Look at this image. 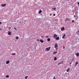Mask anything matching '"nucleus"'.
Masks as SVG:
<instances>
[{"label":"nucleus","mask_w":79,"mask_h":79,"mask_svg":"<svg viewBox=\"0 0 79 79\" xmlns=\"http://www.w3.org/2000/svg\"><path fill=\"white\" fill-rule=\"evenodd\" d=\"M58 44L57 43H56L54 45V48H56V50H58Z\"/></svg>","instance_id":"obj_1"},{"label":"nucleus","mask_w":79,"mask_h":79,"mask_svg":"<svg viewBox=\"0 0 79 79\" xmlns=\"http://www.w3.org/2000/svg\"><path fill=\"white\" fill-rule=\"evenodd\" d=\"M50 48H51V47L47 48L46 49V51H49L50 50Z\"/></svg>","instance_id":"obj_2"},{"label":"nucleus","mask_w":79,"mask_h":79,"mask_svg":"<svg viewBox=\"0 0 79 79\" xmlns=\"http://www.w3.org/2000/svg\"><path fill=\"white\" fill-rule=\"evenodd\" d=\"M57 37V35L56 34H54L53 35V37L55 38V39H56V38Z\"/></svg>","instance_id":"obj_3"},{"label":"nucleus","mask_w":79,"mask_h":79,"mask_svg":"<svg viewBox=\"0 0 79 79\" xmlns=\"http://www.w3.org/2000/svg\"><path fill=\"white\" fill-rule=\"evenodd\" d=\"M6 4H2L1 5V6H2V7H4L5 6H6Z\"/></svg>","instance_id":"obj_4"},{"label":"nucleus","mask_w":79,"mask_h":79,"mask_svg":"<svg viewBox=\"0 0 79 79\" xmlns=\"http://www.w3.org/2000/svg\"><path fill=\"white\" fill-rule=\"evenodd\" d=\"M8 34L9 35H11V32L10 31H9L8 32Z\"/></svg>","instance_id":"obj_5"},{"label":"nucleus","mask_w":79,"mask_h":79,"mask_svg":"<svg viewBox=\"0 0 79 79\" xmlns=\"http://www.w3.org/2000/svg\"><path fill=\"white\" fill-rule=\"evenodd\" d=\"M64 30V27H63L61 28V31H63Z\"/></svg>","instance_id":"obj_6"},{"label":"nucleus","mask_w":79,"mask_h":79,"mask_svg":"<svg viewBox=\"0 0 79 79\" xmlns=\"http://www.w3.org/2000/svg\"><path fill=\"white\" fill-rule=\"evenodd\" d=\"M75 55L77 57H78V56H79V53H75Z\"/></svg>","instance_id":"obj_7"},{"label":"nucleus","mask_w":79,"mask_h":79,"mask_svg":"<svg viewBox=\"0 0 79 79\" xmlns=\"http://www.w3.org/2000/svg\"><path fill=\"white\" fill-rule=\"evenodd\" d=\"M56 39L57 40H60V37H56Z\"/></svg>","instance_id":"obj_8"},{"label":"nucleus","mask_w":79,"mask_h":79,"mask_svg":"<svg viewBox=\"0 0 79 79\" xmlns=\"http://www.w3.org/2000/svg\"><path fill=\"white\" fill-rule=\"evenodd\" d=\"M66 36L65 34H64V35L62 37V39H64L65 38V37H65V36Z\"/></svg>","instance_id":"obj_9"},{"label":"nucleus","mask_w":79,"mask_h":79,"mask_svg":"<svg viewBox=\"0 0 79 79\" xmlns=\"http://www.w3.org/2000/svg\"><path fill=\"white\" fill-rule=\"evenodd\" d=\"M41 13H42V10H40L39 11H38V13L39 14H40Z\"/></svg>","instance_id":"obj_10"},{"label":"nucleus","mask_w":79,"mask_h":79,"mask_svg":"<svg viewBox=\"0 0 79 79\" xmlns=\"http://www.w3.org/2000/svg\"><path fill=\"white\" fill-rule=\"evenodd\" d=\"M40 42H41V43H44V41H43V40H40Z\"/></svg>","instance_id":"obj_11"},{"label":"nucleus","mask_w":79,"mask_h":79,"mask_svg":"<svg viewBox=\"0 0 79 79\" xmlns=\"http://www.w3.org/2000/svg\"><path fill=\"white\" fill-rule=\"evenodd\" d=\"M70 69L69 68L68 69H67V70H66L67 72H69V71Z\"/></svg>","instance_id":"obj_12"},{"label":"nucleus","mask_w":79,"mask_h":79,"mask_svg":"<svg viewBox=\"0 0 79 79\" xmlns=\"http://www.w3.org/2000/svg\"><path fill=\"white\" fill-rule=\"evenodd\" d=\"M48 41V42H50V38H48L47 39Z\"/></svg>","instance_id":"obj_13"},{"label":"nucleus","mask_w":79,"mask_h":79,"mask_svg":"<svg viewBox=\"0 0 79 79\" xmlns=\"http://www.w3.org/2000/svg\"><path fill=\"white\" fill-rule=\"evenodd\" d=\"M10 63V61L9 60H8L6 62V64H8Z\"/></svg>","instance_id":"obj_14"},{"label":"nucleus","mask_w":79,"mask_h":79,"mask_svg":"<svg viewBox=\"0 0 79 79\" xmlns=\"http://www.w3.org/2000/svg\"><path fill=\"white\" fill-rule=\"evenodd\" d=\"M78 64V62H77V61H76L75 63V66H76L77 64Z\"/></svg>","instance_id":"obj_15"},{"label":"nucleus","mask_w":79,"mask_h":79,"mask_svg":"<svg viewBox=\"0 0 79 79\" xmlns=\"http://www.w3.org/2000/svg\"><path fill=\"white\" fill-rule=\"evenodd\" d=\"M77 35H79V30L78 31H77Z\"/></svg>","instance_id":"obj_16"},{"label":"nucleus","mask_w":79,"mask_h":79,"mask_svg":"<svg viewBox=\"0 0 79 79\" xmlns=\"http://www.w3.org/2000/svg\"><path fill=\"white\" fill-rule=\"evenodd\" d=\"M16 39H19V37L18 36H16L15 38Z\"/></svg>","instance_id":"obj_17"},{"label":"nucleus","mask_w":79,"mask_h":79,"mask_svg":"<svg viewBox=\"0 0 79 79\" xmlns=\"http://www.w3.org/2000/svg\"><path fill=\"white\" fill-rule=\"evenodd\" d=\"M56 60H57L56 57H55L54 58V61H55Z\"/></svg>","instance_id":"obj_18"},{"label":"nucleus","mask_w":79,"mask_h":79,"mask_svg":"<svg viewBox=\"0 0 79 79\" xmlns=\"http://www.w3.org/2000/svg\"><path fill=\"white\" fill-rule=\"evenodd\" d=\"M6 77L7 78H8L9 77V75H7L6 76Z\"/></svg>","instance_id":"obj_19"},{"label":"nucleus","mask_w":79,"mask_h":79,"mask_svg":"<svg viewBox=\"0 0 79 79\" xmlns=\"http://www.w3.org/2000/svg\"><path fill=\"white\" fill-rule=\"evenodd\" d=\"M57 53V52H55L53 53V54H55V53Z\"/></svg>","instance_id":"obj_20"},{"label":"nucleus","mask_w":79,"mask_h":79,"mask_svg":"<svg viewBox=\"0 0 79 79\" xmlns=\"http://www.w3.org/2000/svg\"><path fill=\"white\" fill-rule=\"evenodd\" d=\"M28 77V76H26L25 77V79H27Z\"/></svg>","instance_id":"obj_21"},{"label":"nucleus","mask_w":79,"mask_h":79,"mask_svg":"<svg viewBox=\"0 0 79 79\" xmlns=\"http://www.w3.org/2000/svg\"><path fill=\"white\" fill-rule=\"evenodd\" d=\"M66 21H69V19H68V18L66 19Z\"/></svg>","instance_id":"obj_22"},{"label":"nucleus","mask_w":79,"mask_h":79,"mask_svg":"<svg viewBox=\"0 0 79 79\" xmlns=\"http://www.w3.org/2000/svg\"><path fill=\"white\" fill-rule=\"evenodd\" d=\"M12 55H16V53H13L12 54Z\"/></svg>","instance_id":"obj_23"},{"label":"nucleus","mask_w":79,"mask_h":79,"mask_svg":"<svg viewBox=\"0 0 79 79\" xmlns=\"http://www.w3.org/2000/svg\"><path fill=\"white\" fill-rule=\"evenodd\" d=\"M52 9L53 10H56V8H52Z\"/></svg>","instance_id":"obj_24"},{"label":"nucleus","mask_w":79,"mask_h":79,"mask_svg":"<svg viewBox=\"0 0 79 79\" xmlns=\"http://www.w3.org/2000/svg\"><path fill=\"white\" fill-rule=\"evenodd\" d=\"M14 29H15V31H17V29L16 28V27H15Z\"/></svg>","instance_id":"obj_25"},{"label":"nucleus","mask_w":79,"mask_h":79,"mask_svg":"<svg viewBox=\"0 0 79 79\" xmlns=\"http://www.w3.org/2000/svg\"><path fill=\"white\" fill-rule=\"evenodd\" d=\"M53 79H56V78H55V77H53Z\"/></svg>","instance_id":"obj_26"},{"label":"nucleus","mask_w":79,"mask_h":79,"mask_svg":"<svg viewBox=\"0 0 79 79\" xmlns=\"http://www.w3.org/2000/svg\"><path fill=\"white\" fill-rule=\"evenodd\" d=\"M53 16H55V14H54L53 15Z\"/></svg>","instance_id":"obj_27"},{"label":"nucleus","mask_w":79,"mask_h":79,"mask_svg":"<svg viewBox=\"0 0 79 79\" xmlns=\"http://www.w3.org/2000/svg\"><path fill=\"white\" fill-rule=\"evenodd\" d=\"M37 41H39V39H37Z\"/></svg>","instance_id":"obj_28"},{"label":"nucleus","mask_w":79,"mask_h":79,"mask_svg":"<svg viewBox=\"0 0 79 79\" xmlns=\"http://www.w3.org/2000/svg\"><path fill=\"white\" fill-rule=\"evenodd\" d=\"M61 64V63H58V65H59V64Z\"/></svg>","instance_id":"obj_29"},{"label":"nucleus","mask_w":79,"mask_h":79,"mask_svg":"<svg viewBox=\"0 0 79 79\" xmlns=\"http://www.w3.org/2000/svg\"><path fill=\"white\" fill-rule=\"evenodd\" d=\"M72 22V23H74V20H73Z\"/></svg>","instance_id":"obj_30"},{"label":"nucleus","mask_w":79,"mask_h":79,"mask_svg":"<svg viewBox=\"0 0 79 79\" xmlns=\"http://www.w3.org/2000/svg\"><path fill=\"white\" fill-rule=\"evenodd\" d=\"M0 24H2V22H0Z\"/></svg>","instance_id":"obj_31"},{"label":"nucleus","mask_w":79,"mask_h":79,"mask_svg":"<svg viewBox=\"0 0 79 79\" xmlns=\"http://www.w3.org/2000/svg\"><path fill=\"white\" fill-rule=\"evenodd\" d=\"M46 38H47L48 37V36H46Z\"/></svg>","instance_id":"obj_32"},{"label":"nucleus","mask_w":79,"mask_h":79,"mask_svg":"<svg viewBox=\"0 0 79 79\" xmlns=\"http://www.w3.org/2000/svg\"><path fill=\"white\" fill-rule=\"evenodd\" d=\"M41 37H42V38H44V36H41Z\"/></svg>","instance_id":"obj_33"},{"label":"nucleus","mask_w":79,"mask_h":79,"mask_svg":"<svg viewBox=\"0 0 79 79\" xmlns=\"http://www.w3.org/2000/svg\"><path fill=\"white\" fill-rule=\"evenodd\" d=\"M63 49H64V47L63 46Z\"/></svg>","instance_id":"obj_34"},{"label":"nucleus","mask_w":79,"mask_h":79,"mask_svg":"<svg viewBox=\"0 0 79 79\" xmlns=\"http://www.w3.org/2000/svg\"><path fill=\"white\" fill-rule=\"evenodd\" d=\"M49 15H50V16H52V14H50Z\"/></svg>","instance_id":"obj_35"},{"label":"nucleus","mask_w":79,"mask_h":79,"mask_svg":"<svg viewBox=\"0 0 79 79\" xmlns=\"http://www.w3.org/2000/svg\"><path fill=\"white\" fill-rule=\"evenodd\" d=\"M78 5H79V2H77Z\"/></svg>","instance_id":"obj_36"},{"label":"nucleus","mask_w":79,"mask_h":79,"mask_svg":"<svg viewBox=\"0 0 79 79\" xmlns=\"http://www.w3.org/2000/svg\"><path fill=\"white\" fill-rule=\"evenodd\" d=\"M9 29H11V27H9Z\"/></svg>","instance_id":"obj_37"},{"label":"nucleus","mask_w":79,"mask_h":79,"mask_svg":"<svg viewBox=\"0 0 79 79\" xmlns=\"http://www.w3.org/2000/svg\"><path fill=\"white\" fill-rule=\"evenodd\" d=\"M74 17H76V15H74Z\"/></svg>","instance_id":"obj_38"},{"label":"nucleus","mask_w":79,"mask_h":79,"mask_svg":"<svg viewBox=\"0 0 79 79\" xmlns=\"http://www.w3.org/2000/svg\"><path fill=\"white\" fill-rule=\"evenodd\" d=\"M0 30H1V31H2V29H0Z\"/></svg>","instance_id":"obj_39"},{"label":"nucleus","mask_w":79,"mask_h":79,"mask_svg":"<svg viewBox=\"0 0 79 79\" xmlns=\"http://www.w3.org/2000/svg\"><path fill=\"white\" fill-rule=\"evenodd\" d=\"M72 61L73 60V59H72Z\"/></svg>","instance_id":"obj_40"},{"label":"nucleus","mask_w":79,"mask_h":79,"mask_svg":"<svg viewBox=\"0 0 79 79\" xmlns=\"http://www.w3.org/2000/svg\"><path fill=\"white\" fill-rule=\"evenodd\" d=\"M70 64H71V63H70Z\"/></svg>","instance_id":"obj_41"},{"label":"nucleus","mask_w":79,"mask_h":79,"mask_svg":"<svg viewBox=\"0 0 79 79\" xmlns=\"http://www.w3.org/2000/svg\"><path fill=\"white\" fill-rule=\"evenodd\" d=\"M70 66H71V65H70Z\"/></svg>","instance_id":"obj_42"}]
</instances>
